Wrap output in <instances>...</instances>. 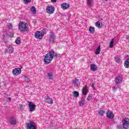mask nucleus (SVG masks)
<instances>
[{"instance_id":"f257e3e1","label":"nucleus","mask_w":129,"mask_h":129,"mask_svg":"<svg viewBox=\"0 0 129 129\" xmlns=\"http://www.w3.org/2000/svg\"><path fill=\"white\" fill-rule=\"evenodd\" d=\"M53 58H54V50H51L44 56V62L45 64H50L53 60Z\"/></svg>"},{"instance_id":"f03ea898","label":"nucleus","mask_w":129,"mask_h":129,"mask_svg":"<svg viewBox=\"0 0 129 129\" xmlns=\"http://www.w3.org/2000/svg\"><path fill=\"white\" fill-rule=\"evenodd\" d=\"M18 29L20 32H27L29 27L27 26V23L25 22H20L19 24Z\"/></svg>"},{"instance_id":"7ed1b4c3","label":"nucleus","mask_w":129,"mask_h":129,"mask_svg":"<svg viewBox=\"0 0 129 129\" xmlns=\"http://www.w3.org/2000/svg\"><path fill=\"white\" fill-rule=\"evenodd\" d=\"M46 34L45 30H42L40 31H36L35 33V37L36 39H42L44 37V35Z\"/></svg>"},{"instance_id":"20e7f679","label":"nucleus","mask_w":129,"mask_h":129,"mask_svg":"<svg viewBox=\"0 0 129 129\" xmlns=\"http://www.w3.org/2000/svg\"><path fill=\"white\" fill-rule=\"evenodd\" d=\"M122 126L124 129H128L129 127V119L125 117L122 120Z\"/></svg>"},{"instance_id":"39448f33","label":"nucleus","mask_w":129,"mask_h":129,"mask_svg":"<svg viewBox=\"0 0 129 129\" xmlns=\"http://www.w3.org/2000/svg\"><path fill=\"white\" fill-rule=\"evenodd\" d=\"M48 41L49 43H55L56 42V36L54 34L53 32H51L49 34V37L48 38Z\"/></svg>"},{"instance_id":"423d86ee","label":"nucleus","mask_w":129,"mask_h":129,"mask_svg":"<svg viewBox=\"0 0 129 129\" xmlns=\"http://www.w3.org/2000/svg\"><path fill=\"white\" fill-rule=\"evenodd\" d=\"M26 129H37L36 123L34 121H30L27 125Z\"/></svg>"},{"instance_id":"0eeeda50","label":"nucleus","mask_w":129,"mask_h":129,"mask_svg":"<svg viewBox=\"0 0 129 129\" xmlns=\"http://www.w3.org/2000/svg\"><path fill=\"white\" fill-rule=\"evenodd\" d=\"M46 12L50 15L54 14L55 8L53 6H47L46 9Z\"/></svg>"},{"instance_id":"6e6552de","label":"nucleus","mask_w":129,"mask_h":129,"mask_svg":"<svg viewBox=\"0 0 129 129\" xmlns=\"http://www.w3.org/2000/svg\"><path fill=\"white\" fill-rule=\"evenodd\" d=\"M28 106L29 108V111L30 112L34 111L36 109V104L30 101H28Z\"/></svg>"},{"instance_id":"1a4fd4ad","label":"nucleus","mask_w":129,"mask_h":129,"mask_svg":"<svg viewBox=\"0 0 129 129\" xmlns=\"http://www.w3.org/2000/svg\"><path fill=\"white\" fill-rule=\"evenodd\" d=\"M5 53H8L9 54H12L14 53V47L11 45L7 46V48L5 49Z\"/></svg>"},{"instance_id":"9d476101","label":"nucleus","mask_w":129,"mask_h":129,"mask_svg":"<svg viewBox=\"0 0 129 129\" xmlns=\"http://www.w3.org/2000/svg\"><path fill=\"white\" fill-rule=\"evenodd\" d=\"M21 73L22 70L20 68H16L13 70V74L15 76H18Z\"/></svg>"},{"instance_id":"9b49d317","label":"nucleus","mask_w":129,"mask_h":129,"mask_svg":"<svg viewBox=\"0 0 129 129\" xmlns=\"http://www.w3.org/2000/svg\"><path fill=\"white\" fill-rule=\"evenodd\" d=\"M72 83L75 87H79L80 86V82L79 80L77 79H75V80L72 81Z\"/></svg>"},{"instance_id":"f8f14e48","label":"nucleus","mask_w":129,"mask_h":129,"mask_svg":"<svg viewBox=\"0 0 129 129\" xmlns=\"http://www.w3.org/2000/svg\"><path fill=\"white\" fill-rule=\"evenodd\" d=\"M122 82V79H121V77L119 75H118L116 77L115 79V83L116 84H119Z\"/></svg>"},{"instance_id":"ddd939ff","label":"nucleus","mask_w":129,"mask_h":129,"mask_svg":"<svg viewBox=\"0 0 129 129\" xmlns=\"http://www.w3.org/2000/svg\"><path fill=\"white\" fill-rule=\"evenodd\" d=\"M61 8L62 10H67L70 8V5L68 3H63L61 5Z\"/></svg>"},{"instance_id":"4468645a","label":"nucleus","mask_w":129,"mask_h":129,"mask_svg":"<svg viewBox=\"0 0 129 129\" xmlns=\"http://www.w3.org/2000/svg\"><path fill=\"white\" fill-rule=\"evenodd\" d=\"M44 99L46 103H48V104H53V101L52 100V98H50V97H46Z\"/></svg>"},{"instance_id":"2eb2a0df","label":"nucleus","mask_w":129,"mask_h":129,"mask_svg":"<svg viewBox=\"0 0 129 129\" xmlns=\"http://www.w3.org/2000/svg\"><path fill=\"white\" fill-rule=\"evenodd\" d=\"M10 122L11 124H12L13 125H15V124H17V120H16V119L14 116H11L10 117Z\"/></svg>"},{"instance_id":"dca6fc26","label":"nucleus","mask_w":129,"mask_h":129,"mask_svg":"<svg viewBox=\"0 0 129 129\" xmlns=\"http://www.w3.org/2000/svg\"><path fill=\"white\" fill-rule=\"evenodd\" d=\"M106 114L107 117L111 118V119L114 117V114H113L112 112H110L109 111L107 112Z\"/></svg>"},{"instance_id":"f3484780","label":"nucleus","mask_w":129,"mask_h":129,"mask_svg":"<svg viewBox=\"0 0 129 129\" xmlns=\"http://www.w3.org/2000/svg\"><path fill=\"white\" fill-rule=\"evenodd\" d=\"M90 69L91 71H96L97 70V66L95 64H91L90 65Z\"/></svg>"},{"instance_id":"a211bd4d","label":"nucleus","mask_w":129,"mask_h":129,"mask_svg":"<svg viewBox=\"0 0 129 129\" xmlns=\"http://www.w3.org/2000/svg\"><path fill=\"white\" fill-rule=\"evenodd\" d=\"M87 92H88V89L87 86H85L83 88L82 93L84 95H87Z\"/></svg>"},{"instance_id":"6ab92c4d","label":"nucleus","mask_w":129,"mask_h":129,"mask_svg":"<svg viewBox=\"0 0 129 129\" xmlns=\"http://www.w3.org/2000/svg\"><path fill=\"white\" fill-rule=\"evenodd\" d=\"M124 66L125 68H129V58L125 59L124 63Z\"/></svg>"},{"instance_id":"aec40b11","label":"nucleus","mask_w":129,"mask_h":129,"mask_svg":"<svg viewBox=\"0 0 129 129\" xmlns=\"http://www.w3.org/2000/svg\"><path fill=\"white\" fill-rule=\"evenodd\" d=\"M47 77L48 78V79H49V80H52L53 77H54V76H53V73H48L47 74Z\"/></svg>"},{"instance_id":"412c9836","label":"nucleus","mask_w":129,"mask_h":129,"mask_svg":"<svg viewBox=\"0 0 129 129\" xmlns=\"http://www.w3.org/2000/svg\"><path fill=\"white\" fill-rule=\"evenodd\" d=\"M80 105L81 106H83L84 105V104L85 103V99L84 98H82L81 99V101L79 102Z\"/></svg>"},{"instance_id":"4be33fe9","label":"nucleus","mask_w":129,"mask_h":129,"mask_svg":"<svg viewBox=\"0 0 129 129\" xmlns=\"http://www.w3.org/2000/svg\"><path fill=\"white\" fill-rule=\"evenodd\" d=\"M95 31V28H94V27L90 26V27H89V31L90 33H91V34H94Z\"/></svg>"},{"instance_id":"5701e85b","label":"nucleus","mask_w":129,"mask_h":129,"mask_svg":"<svg viewBox=\"0 0 129 129\" xmlns=\"http://www.w3.org/2000/svg\"><path fill=\"white\" fill-rule=\"evenodd\" d=\"M31 12L33 14V15H35L36 14L37 11H36V8L34 6H32L31 8Z\"/></svg>"},{"instance_id":"b1692460","label":"nucleus","mask_w":129,"mask_h":129,"mask_svg":"<svg viewBox=\"0 0 129 129\" xmlns=\"http://www.w3.org/2000/svg\"><path fill=\"white\" fill-rule=\"evenodd\" d=\"M114 44V38H112L109 43V47L112 48L113 47V44Z\"/></svg>"},{"instance_id":"393cba45","label":"nucleus","mask_w":129,"mask_h":129,"mask_svg":"<svg viewBox=\"0 0 129 129\" xmlns=\"http://www.w3.org/2000/svg\"><path fill=\"white\" fill-rule=\"evenodd\" d=\"M114 60L116 61L117 63L120 62V61H121V58H120L119 57L116 56L114 57Z\"/></svg>"},{"instance_id":"a878e982","label":"nucleus","mask_w":129,"mask_h":129,"mask_svg":"<svg viewBox=\"0 0 129 129\" xmlns=\"http://www.w3.org/2000/svg\"><path fill=\"white\" fill-rule=\"evenodd\" d=\"M73 94H74V97H76V98H77V97H78V96H79V92H78L76 91H74Z\"/></svg>"},{"instance_id":"bb28decb","label":"nucleus","mask_w":129,"mask_h":129,"mask_svg":"<svg viewBox=\"0 0 129 129\" xmlns=\"http://www.w3.org/2000/svg\"><path fill=\"white\" fill-rule=\"evenodd\" d=\"M105 113V111L102 109H100L99 111H98L99 114H100L101 116H103V114Z\"/></svg>"},{"instance_id":"cd10ccee","label":"nucleus","mask_w":129,"mask_h":129,"mask_svg":"<svg viewBox=\"0 0 129 129\" xmlns=\"http://www.w3.org/2000/svg\"><path fill=\"white\" fill-rule=\"evenodd\" d=\"M95 53H96V55H98L100 53V45L96 49Z\"/></svg>"},{"instance_id":"c85d7f7f","label":"nucleus","mask_w":129,"mask_h":129,"mask_svg":"<svg viewBox=\"0 0 129 129\" xmlns=\"http://www.w3.org/2000/svg\"><path fill=\"white\" fill-rule=\"evenodd\" d=\"M95 25L96 26V27H97V28H101L102 25L101 24H100V22L98 21L95 23Z\"/></svg>"},{"instance_id":"c756f323","label":"nucleus","mask_w":129,"mask_h":129,"mask_svg":"<svg viewBox=\"0 0 129 129\" xmlns=\"http://www.w3.org/2000/svg\"><path fill=\"white\" fill-rule=\"evenodd\" d=\"M16 44H20L21 43V38L20 37H18L15 40Z\"/></svg>"},{"instance_id":"7c9ffc66","label":"nucleus","mask_w":129,"mask_h":129,"mask_svg":"<svg viewBox=\"0 0 129 129\" xmlns=\"http://www.w3.org/2000/svg\"><path fill=\"white\" fill-rule=\"evenodd\" d=\"M24 77L25 78V80L27 83H29L30 82V78H29L27 76L24 75Z\"/></svg>"},{"instance_id":"2f4dec72","label":"nucleus","mask_w":129,"mask_h":129,"mask_svg":"<svg viewBox=\"0 0 129 129\" xmlns=\"http://www.w3.org/2000/svg\"><path fill=\"white\" fill-rule=\"evenodd\" d=\"M92 100V95L90 94L88 96V97L87 98V101H90V100Z\"/></svg>"},{"instance_id":"473e14b6","label":"nucleus","mask_w":129,"mask_h":129,"mask_svg":"<svg viewBox=\"0 0 129 129\" xmlns=\"http://www.w3.org/2000/svg\"><path fill=\"white\" fill-rule=\"evenodd\" d=\"M53 57L60 58V57H61V55L60 54L55 52V51H54V56Z\"/></svg>"},{"instance_id":"72a5a7b5","label":"nucleus","mask_w":129,"mask_h":129,"mask_svg":"<svg viewBox=\"0 0 129 129\" xmlns=\"http://www.w3.org/2000/svg\"><path fill=\"white\" fill-rule=\"evenodd\" d=\"M92 2H93V0H87V5H88V6H91V4H92Z\"/></svg>"},{"instance_id":"f704fd0d","label":"nucleus","mask_w":129,"mask_h":129,"mask_svg":"<svg viewBox=\"0 0 129 129\" xmlns=\"http://www.w3.org/2000/svg\"><path fill=\"white\" fill-rule=\"evenodd\" d=\"M7 28H8V29H12V28H13V25L11 23H9L7 25Z\"/></svg>"},{"instance_id":"c9c22d12","label":"nucleus","mask_w":129,"mask_h":129,"mask_svg":"<svg viewBox=\"0 0 129 129\" xmlns=\"http://www.w3.org/2000/svg\"><path fill=\"white\" fill-rule=\"evenodd\" d=\"M23 2L25 4H29V3H31V0H23Z\"/></svg>"},{"instance_id":"e433bc0d","label":"nucleus","mask_w":129,"mask_h":129,"mask_svg":"<svg viewBox=\"0 0 129 129\" xmlns=\"http://www.w3.org/2000/svg\"><path fill=\"white\" fill-rule=\"evenodd\" d=\"M7 101H12V98L11 97H7L6 99Z\"/></svg>"},{"instance_id":"4c0bfd02","label":"nucleus","mask_w":129,"mask_h":129,"mask_svg":"<svg viewBox=\"0 0 129 129\" xmlns=\"http://www.w3.org/2000/svg\"><path fill=\"white\" fill-rule=\"evenodd\" d=\"M20 109L21 110H24V106L20 105Z\"/></svg>"},{"instance_id":"58836bf2","label":"nucleus","mask_w":129,"mask_h":129,"mask_svg":"<svg viewBox=\"0 0 129 129\" xmlns=\"http://www.w3.org/2000/svg\"><path fill=\"white\" fill-rule=\"evenodd\" d=\"M116 129H121V126L120 124H118L116 126Z\"/></svg>"},{"instance_id":"ea45409f","label":"nucleus","mask_w":129,"mask_h":129,"mask_svg":"<svg viewBox=\"0 0 129 129\" xmlns=\"http://www.w3.org/2000/svg\"><path fill=\"white\" fill-rule=\"evenodd\" d=\"M92 88H93V89L94 90H95V87H94V83H93L92 84Z\"/></svg>"},{"instance_id":"a19ab883","label":"nucleus","mask_w":129,"mask_h":129,"mask_svg":"<svg viewBox=\"0 0 129 129\" xmlns=\"http://www.w3.org/2000/svg\"><path fill=\"white\" fill-rule=\"evenodd\" d=\"M125 38L126 40H128V41H129V35H126Z\"/></svg>"},{"instance_id":"79ce46f5","label":"nucleus","mask_w":129,"mask_h":129,"mask_svg":"<svg viewBox=\"0 0 129 129\" xmlns=\"http://www.w3.org/2000/svg\"><path fill=\"white\" fill-rule=\"evenodd\" d=\"M57 2V0H51V3H56Z\"/></svg>"},{"instance_id":"37998d69","label":"nucleus","mask_w":129,"mask_h":129,"mask_svg":"<svg viewBox=\"0 0 129 129\" xmlns=\"http://www.w3.org/2000/svg\"><path fill=\"white\" fill-rule=\"evenodd\" d=\"M112 89L114 91H115V89H116V88H115V87H113Z\"/></svg>"},{"instance_id":"c03bdc74","label":"nucleus","mask_w":129,"mask_h":129,"mask_svg":"<svg viewBox=\"0 0 129 129\" xmlns=\"http://www.w3.org/2000/svg\"><path fill=\"white\" fill-rule=\"evenodd\" d=\"M11 38H13L14 37V33H12L10 35Z\"/></svg>"},{"instance_id":"a18cd8bd","label":"nucleus","mask_w":129,"mask_h":129,"mask_svg":"<svg viewBox=\"0 0 129 129\" xmlns=\"http://www.w3.org/2000/svg\"><path fill=\"white\" fill-rule=\"evenodd\" d=\"M106 2H107V1H108V0H105Z\"/></svg>"}]
</instances>
